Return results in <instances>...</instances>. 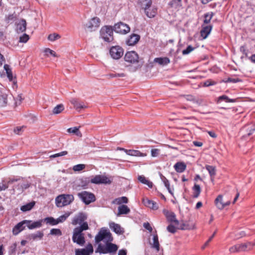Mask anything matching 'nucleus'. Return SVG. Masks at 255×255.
<instances>
[{
    "label": "nucleus",
    "instance_id": "obj_16",
    "mask_svg": "<svg viewBox=\"0 0 255 255\" xmlns=\"http://www.w3.org/2000/svg\"><path fill=\"white\" fill-rule=\"evenodd\" d=\"M71 103L73 105L74 108L80 112L82 109L86 108L87 106L82 102L79 101L76 99H72L70 100Z\"/></svg>",
    "mask_w": 255,
    "mask_h": 255
},
{
    "label": "nucleus",
    "instance_id": "obj_55",
    "mask_svg": "<svg viewBox=\"0 0 255 255\" xmlns=\"http://www.w3.org/2000/svg\"><path fill=\"white\" fill-rule=\"evenodd\" d=\"M242 80L240 79L237 78H228L226 80L224 79V82H232L234 83H236L237 82H242Z\"/></svg>",
    "mask_w": 255,
    "mask_h": 255
},
{
    "label": "nucleus",
    "instance_id": "obj_57",
    "mask_svg": "<svg viewBox=\"0 0 255 255\" xmlns=\"http://www.w3.org/2000/svg\"><path fill=\"white\" fill-rule=\"evenodd\" d=\"M44 52L45 53L46 55H48V54H49L54 57H58L57 54L56 53V52L54 51H53L49 48H46L44 50Z\"/></svg>",
    "mask_w": 255,
    "mask_h": 255
},
{
    "label": "nucleus",
    "instance_id": "obj_31",
    "mask_svg": "<svg viewBox=\"0 0 255 255\" xmlns=\"http://www.w3.org/2000/svg\"><path fill=\"white\" fill-rule=\"evenodd\" d=\"M118 215L128 214L130 212L129 208L125 205H122L118 207Z\"/></svg>",
    "mask_w": 255,
    "mask_h": 255
},
{
    "label": "nucleus",
    "instance_id": "obj_4",
    "mask_svg": "<svg viewBox=\"0 0 255 255\" xmlns=\"http://www.w3.org/2000/svg\"><path fill=\"white\" fill-rule=\"evenodd\" d=\"M104 240H105V243L107 241H113V238L112 234L108 230L102 228L95 237V242L98 244Z\"/></svg>",
    "mask_w": 255,
    "mask_h": 255
},
{
    "label": "nucleus",
    "instance_id": "obj_50",
    "mask_svg": "<svg viewBox=\"0 0 255 255\" xmlns=\"http://www.w3.org/2000/svg\"><path fill=\"white\" fill-rule=\"evenodd\" d=\"M69 215V213H66L64 215L60 216L59 218H58L56 219L57 224L62 223L64 221H65L66 220V219L68 217Z\"/></svg>",
    "mask_w": 255,
    "mask_h": 255
},
{
    "label": "nucleus",
    "instance_id": "obj_33",
    "mask_svg": "<svg viewBox=\"0 0 255 255\" xmlns=\"http://www.w3.org/2000/svg\"><path fill=\"white\" fill-rule=\"evenodd\" d=\"M35 204V202L34 201H32L30 203H28L24 205L21 206L20 210L22 212H27L31 210L33 207L34 206Z\"/></svg>",
    "mask_w": 255,
    "mask_h": 255
},
{
    "label": "nucleus",
    "instance_id": "obj_36",
    "mask_svg": "<svg viewBox=\"0 0 255 255\" xmlns=\"http://www.w3.org/2000/svg\"><path fill=\"white\" fill-rule=\"evenodd\" d=\"M192 189L194 191L193 197L194 198H198L201 191L200 185L197 184H195L192 188Z\"/></svg>",
    "mask_w": 255,
    "mask_h": 255
},
{
    "label": "nucleus",
    "instance_id": "obj_62",
    "mask_svg": "<svg viewBox=\"0 0 255 255\" xmlns=\"http://www.w3.org/2000/svg\"><path fill=\"white\" fill-rule=\"evenodd\" d=\"M68 152L66 151H63L59 153L52 155L50 156L51 158H55L59 156H62L67 154Z\"/></svg>",
    "mask_w": 255,
    "mask_h": 255
},
{
    "label": "nucleus",
    "instance_id": "obj_21",
    "mask_svg": "<svg viewBox=\"0 0 255 255\" xmlns=\"http://www.w3.org/2000/svg\"><path fill=\"white\" fill-rule=\"evenodd\" d=\"M109 226L110 228L117 234L121 235L124 232V231L119 224L112 222L110 223Z\"/></svg>",
    "mask_w": 255,
    "mask_h": 255
},
{
    "label": "nucleus",
    "instance_id": "obj_45",
    "mask_svg": "<svg viewBox=\"0 0 255 255\" xmlns=\"http://www.w3.org/2000/svg\"><path fill=\"white\" fill-rule=\"evenodd\" d=\"M213 15V13L212 12L205 13L204 15V23H206V24L209 23L210 22Z\"/></svg>",
    "mask_w": 255,
    "mask_h": 255
},
{
    "label": "nucleus",
    "instance_id": "obj_39",
    "mask_svg": "<svg viewBox=\"0 0 255 255\" xmlns=\"http://www.w3.org/2000/svg\"><path fill=\"white\" fill-rule=\"evenodd\" d=\"M139 3L141 6L144 8H149L152 4L151 0H139Z\"/></svg>",
    "mask_w": 255,
    "mask_h": 255
},
{
    "label": "nucleus",
    "instance_id": "obj_37",
    "mask_svg": "<svg viewBox=\"0 0 255 255\" xmlns=\"http://www.w3.org/2000/svg\"><path fill=\"white\" fill-rule=\"evenodd\" d=\"M144 12L147 17L149 18H153L155 16L157 13V9L152 8L150 11L149 8H144Z\"/></svg>",
    "mask_w": 255,
    "mask_h": 255
},
{
    "label": "nucleus",
    "instance_id": "obj_22",
    "mask_svg": "<svg viewBox=\"0 0 255 255\" xmlns=\"http://www.w3.org/2000/svg\"><path fill=\"white\" fill-rule=\"evenodd\" d=\"M20 180V178H10L9 180L4 183V181L2 182L1 185H0V191L5 190L8 188L9 184L13 183L14 182H17Z\"/></svg>",
    "mask_w": 255,
    "mask_h": 255
},
{
    "label": "nucleus",
    "instance_id": "obj_6",
    "mask_svg": "<svg viewBox=\"0 0 255 255\" xmlns=\"http://www.w3.org/2000/svg\"><path fill=\"white\" fill-rule=\"evenodd\" d=\"M78 196L86 204L89 205L91 203L96 201L95 195L91 192L86 191H82L78 193Z\"/></svg>",
    "mask_w": 255,
    "mask_h": 255
},
{
    "label": "nucleus",
    "instance_id": "obj_10",
    "mask_svg": "<svg viewBox=\"0 0 255 255\" xmlns=\"http://www.w3.org/2000/svg\"><path fill=\"white\" fill-rule=\"evenodd\" d=\"M31 186V183L27 180H23L22 182H19L17 185L13 186L12 191L13 193L15 192V190H17L19 193H22L24 190L28 188Z\"/></svg>",
    "mask_w": 255,
    "mask_h": 255
},
{
    "label": "nucleus",
    "instance_id": "obj_32",
    "mask_svg": "<svg viewBox=\"0 0 255 255\" xmlns=\"http://www.w3.org/2000/svg\"><path fill=\"white\" fill-rule=\"evenodd\" d=\"M4 69L6 72L7 77L8 80L10 81H13L14 83V81H13V78L12 75V73L11 71V69H10L9 66L8 64H4L3 66Z\"/></svg>",
    "mask_w": 255,
    "mask_h": 255
},
{
    "label": "nucleus",
    "instance_id": "obj_8",
    "mask_svg": "<svg viewBox=\"0 0 255 255\" xmlns=\"http://www.w3.org/2000/svg\"><path fill=\"white\" fill-rule=\"evenodd\" d=\"M124 59L129 64H135L139 62L138 55L134 51L127 52L125 55Z\"/></svg>",
    "mask_w": 255,
    "mask_h": 255
},
{
    "label": "nucleus",
    "instance_id": "obj_7",
    "mask_svg": "<svg viewBox=\"0 0 255 255\" xmlns=\"http://www.w3.org/2000/svg\"><path fill=\"white\" fill-rule=\"evenodd\" d=\"M113 28L116 33L122 34H126L130 30V28L129 25L123 22H119L116 23L113 26Z\"/></svg>",
    "mask_w": 255,
    "mask_h": 255
},
{
    "label": "nucleus",
    "instance_id": "obj_27",
    "mask_svg": "<svg viewBox=\"0 0 255 255\" xmlns=\"http://www.w3.org/2000/svg\"><path fill=\"white\" fill-rule=\"evenodd\" d=\"M143 202L145 205L148 206L150 208L153 209V210H157L158 208V206L157 204L152 200H150L148 199H144L143 200Z\"/></svg>",
    "mask_w": 255,
    "mask_h": 255
},
{
    "label": "nucleus",
    "instance_id": "obj_47",
    "mask_svg": "<svg viewBox=\"0 0 255 255\" xmlns=\"http://www.w3.org/2000/svg\"><path fill=\"white\" fill-rule=\"evenodd\" d=\"M116 202L118 204H121L122 203H127L128 202V199L127 197L123 196L115 199Z\"/></svg>",
    "mask_w": 255,
    "mask_h": 255
},
{
    "label": "nucleus",
    "instance_id": "obj_43",
    "mask_svg": "<svg viewBox=\"0 0 255 255\" xmlns=\"http://www.w3.org/2000/svg\"><path fill=\"white\" fill-rule=\"evenodd\" d=\"M106 76L108 78L124 77L125 76V74L124 73H117L116 72H113L107 74Z\"/></svg>",
    "mask_w": 255,
    "mask_h": 255
},
{
    "label": "nucleus",
    "instance_id": "obj_25",
    "mask_svg": "<svg viewBox=\"0 0 255 255\" xmlns=\"http://www.w3.org/2000/svg\"><path fill=\"white\" fill-rule=\"evenodd\" d=\"M211 29L212 26L211 25H207L205 26H202V29L201 30L200 33L201 36L203 39H205L207 37L211 32Z\"/></svg>",
    "mask_w": 255,
    "mask_h": 255
},
{
    "label": "nucleus",
    "instance_id": "obj_58",
    "mask_svg": "<svg viewBox=\"0 0 255 255\" xmlns=\"http://www.w3.org/2000/svg\"><path fill=\"white\" fill-rule=\"evenodd\" d=\"M194 49V48L191 45H188L187 47L182 51V54L183 55H187L191 52Z\"/></svg>",
    "mask_w": 255,
    "mask_h": 255
},
{
    "label": "nucleus",
    "instance_id": "obj_30",
    "mask_svg": "<svg viewBox=\"0 0 255 255\" xmlns=\"http://www.w3.org/2000/svg\"><path fill=\"white\" fill-rule=\"evenodd\" d=\"M223 196L220 194L219 195L215 200V204L217 208L219 210L223 209Z\"/></svg>",
    "mask_w": 255,
    "mask_h": 255
},
{
    "label": "nucleus",
    "instance_id": "obj_14",
    "mask_svg": "<svg viewBox=\"0 0 255 255\" xmlns=\"http://www.w3.org/2000/svg\"><path fill=\"white\" fill-rule=\"evenodd\" d=\"M87 218V215L85 213L81 212L78 215L74 217L72 220V224L76 225L77 224H81L83 223L85 220Z\"/></svg>",
    "mask_w": 255,
    "mask_h": 255
},
{
    "label": "nucleus",
    "instance_id": "obj_18",
    "mask_svg": "<svg viewBox=\"0 0 255 255\" xmlns=\"http://www.w3.org/2000/svg\"><path fill=\"white\" fill-rule=\"evenodd\" d=\"M25 223H26L25 221L23 220L16 224L12 229L13 234L17 235L19 233L23 230L26 226Z\"/></svg>",
    "mask_w": 255,
    "mask_h": 255
},
{
    "label": "nucleus",
    "instance_id": "obj_23",
    "mask_svg": "<svg viewBox=\"0 0 255 255\" xmlns=\"http://www.w3.org/2000/svg\"><path fill=\"white\" fill-rule=\"evenodd\" d=\"M254 244L251 242H248L247 243L238 244V252L246 251L248 250H251Z\"/></svg>",
    "mask_w": 255,
    "mask_h": 255
},
{
    "label": "nucleus",
    "instance_id": "obj_59",
    "mask_svg": "<svg viewBox=\"0 0 255 255\" xmlns=\"http://www.w3.org/2000/svg\"><path fill=\"white\" fill-rule=\"evenodd\" d=\"M160 150L157 148L152 149L151 150V155L152 157H157L160 153Z\"/></svg>",
    "mask_w": 255,
    "mask_h": 255
},
{
    "label": "nucleus",
    "instance_id": "obj_5",
    "mask_svg": "<svg viewBox=\"0 0 255 255\" xmlns=\"http://www.w3.org/2000/svg\"><path fill=\"white\" fill-rule=\"evenodd\" d=\"M113 178L109 177L103 175H97L88 180L89 182L95 184H110L112 183Z\"/></svg>",
    "mask_w": 255,
    "mask_h": 255
},
{
    "label": "nucleus",
    "instance_id": "obj_13",
    "mask_svg": "<svg viewBox=\"0 0 255 255\" xmlns=\"http://www.w3.org/2000/svg\"><path fill=\"white\" fill-rule=\"evenodd\" d=\"M93 247L91 244L89 243L85 249H77L76 250V255H90L93 253Z\"/></svg>",
    "mask_w": 255,
    "mask_h": 255
},
{
    "label": "nucleus",
    "instance_id": "obj_54",
    "mask_svg": "<svg viewBox=\"0 0 255 255\" xmlns=\"http://www.w3.org/2000/svg\"><path fill=\"white\" fill-rule=\"evenodd\" d=\"M50 234L52 235L60 236L62 235V232L59 229H52L50 230Z\"/></svg>",
    "mask_w": 255,
    "mask_h": 255
},
{
    "label": "nucleus",
    "instance_id": "obj_28",
    "mask_svg": "<svg viewBox=\"0 0 255 255\" xmlns=\"http://www.w3.org/2000/svg\"><path fill=\"white\" fill-rule=\"evenodd\" d=\"M174 168L177 172L182 173L186 168V165L184 162H178L174 165Z\"/></svg>",
    "mask_w": 255,
    "mask_h": 255
},
{
    "label": "nucleus",
    "instance_id": "obj_20",
    "mask_svg": "<svg viewBox=\"0 0 255 255\" xmlns=\"http://www.w3.org/2000/svg\"><path fill=\"white\" fill-rule=\"evenodd\" d=\"M16 30L17 33H22L25 31L26 28V22L24 19H21L18 22L16 23Z\"/></svg>",
    "mask_w": 255,
    "mask_h": 255
},
{
    "label": "nucleus",
    "instance_id": "obj_35",
    "mask_svg": "<svg viewBox=\"0 0 255 255\" xmlns=\"http://www.w3.org/2000/svg\"><path fill=\"white\" fill-rule=\"evenodd\" d=\"M151 247L155 249L157 252L159 251V243L157 234L154 235L153 237V243L151 244Z\"/></svg>",
    "mask_w": 255,
    "mask_h": 255
},
{
    "label": "nucleus",
    "instance_id": "obj_44",
    "mask_svg": "<svg viewBox=\"0 0 255 255\" xmlns=\"http://www.w3.org/2000/svg\"><path fill=\"white\" fill-rule=\"evenodd\" d=\"M68 131L70 133H73L79 136H82L81 132L79 131V128L77 127L70 128L68 129Z\"/></svg>",
    "mask_w": 255,
    "mask_h": 255
},
{
    "label": "nucleus",
    "instance_id": "obj_17",
    "mask_svg": "<svg viewBox=\"0 0 255 255\" xmlns=\"http://www.w3.org/2000/svg\"><path fill=\"white\" fill-rule=\"evenodd\" d=\"M140 38V36L139 35L133 33L129 36L126 41V43L129 46L134 45L139 41Z\"/></svg>",
    "mask_w": 255,
    "mask_h": 255
},
{
    "label": "nucleus",
    "instance_id": "obj_41",
    "mask_svg": "<svg viewBox=\"0 0 255 255\" xmlns=\"http://www.w3.org/2000/svg\"><path fill=\"white\" fill-rule=\"evenodd\" d=\"M169 4L171 7L177 8L182 5L181 0H172Z\"/></svg>",
    "mask_w": 255,
    "mask_h": 255
},
{
    "label": "nucleus",
    "instance_id": "obj_46",
    "mask_svg": "<svg viewBox=\"0 0 255 255\" xmlns=\"http://www.w3.org/2000/svg\"><path fill=\"white\" fill-rule=\"evenodd\" d=\"M61 37V36L56 33H53L50 34L48 36V39L51 41H54L56 40L59 39Z\"/></svg>",
    "mask_w": 255,
    "mask_h": 255
},
{
    "label": "nucleus",
    "instance_id": "obj_1",
    "mask_svg": "<svg viewBox=\"0 0 255 255\" xmlns=\"http://www.w3.org/2000/svg\"><path fill=\"white\" fill-rule=\"evenodd\" d=\"M111 242H106L105 246L99 244L96 251V253L103 254L116 253L118 249V247L117 245L112 243Z\"/></svg>",
    "mask_w": 255,
    "mask_h": 255
},
{
    "label": "nucleus",
    "instance_id": "obj_48",
    "mask_svg": "<svg viewBox=\"0 0 255 255\" xmlns=\"http://www.w3.org/2000/svg\"><path fill=\"white\" fill-rule=\"evenodd\" d=\"M216 84V82L213 81L211 79H208V80H206V81L202 82L201 83V84H202V86L205 87L214 85Z\"/></svg>",
    "mask_w": 255,
    "mask_h": 255
},
{
    "label": "nucleus",
    "instance_id": "obj_26",
    "mask_svg": "<svg viewBox=\"0 0 255 255\" xmlns=\"http://www.w3.org/2000/svg\"><path fill=\"white\" fill-rule=\"evenodd\" d=\"M154 62L157 63L160 65H166L170 63V59L167 57H158L154 59Z\"/></svg>",
    "mask_w": 255,
    "mask_h": 255
},
{
    "label": "nucleus",
    "instance_id": "obj_34",
    "mask_svg": "<svg viewBox=\"0 0 255 255\" xmlns=\"http://www.w3.org/2000/svg\"><path fill=\"white\" fill-rule=\"evenodd\" d=\"M178 229L182 230H192L194 229V225L190 224L187 222L183 223L179 225Z\"/></svg>",
    "mask_w": 255,
    "mask_h": 255
},
{
    "label": "nucleus",
    "instance_id": "obj_40",
    "mask_svg": "<svg viewBox=\"0 0 255 255\" xmlns=\"http://www.w3.org/2000/svg\"><path fill=\"white\" fill-rule=\"evenodd\" d=\"M64 110V105L62 104L57 105L54 108L52 111L53 114H59Z\"/></svg>",
    "mask_w": 255,
    "mask_h": 255
},
{
    "label": "nucleus",
    "instance_id": "obj_53",
    "mask_svg": "<svg viewBox=\"0 0 255 255\" xmlns=\"http://www.w3.org/2000/svg\"><path fill=\"white\" fill-rule=\"evenodd\" d=\"M86 165L83 164H79L73 166V169L75 171H80L84 169Z\"/></svg>",
    "mask_w": 255,
    "mask_h": 255
},
{
    "label": "nucleus",
    "instance_id": "obj_9",
    "mask_svg": "<svg viewBox=\"0 0 255 255\" xmlns=\"http://www.w3.org/2000/svg\"><path fill=\"white\" fill-rule=\"evenodd\" d=\"M110 54L114 59H119L124 54V50L120 46H112L110 50Z\"/></svg>",
    "mask_w": 255,
    "mask_h": 255
},
{
    "label": "nucleus",
    "instance_id": "obj_61",
    "mask_svg": "<svg viewBox=\"0 0 255 255\" xmlns=\"http://www.w3.org/2000/svg\"><path fill=\"white\" fill-rule=\"evenodd\" d=\"M160 178L161 179V180L163 181V182L164 183V184L165 185V186H169V185H170V183H169V182L168 181V180H167L166 177L165 176H164L162 174L160 173Z\"/></svg>",
    "mask_w": 255,
    "mask_h": 255
},
{
    "label": "nucleus",
    "instance_id": "obj_2",
    "mask_svg": "<svg viewBox=\"0 0 255 255\" xmlns=\"http://www.w3.org/2000/svg\"><path fill=\"white\" fill-rule=\"evenodd\" d=\"M74 199L73 195L62 194L56 198L55 203L57 207H62L69 205L74 201Z\"/></svg>",
    "mask_w": 255,
    "mask_h": 255
},
{
    "label": "nucleus",
    "instance_id": "obj_60",
    "mask_svg": "<svg viewBox=\"0 0 255 255\" xmlns=\"http://www.w3.org/2000/svg\"><path fill=\"white\" fill-rule=\"evenodd\" d=\"M167 230L169 232L172 234L176 232V228L172 224L167 226Z\"/></svg>",
    "mask_w": 255,
    "mask_h": 255
},
{
    "label": "nucleus",
    "instance_id": "obj_49",
    "mask_svg": "<svg viewBox=\"0 0 255 255\" xmlns=\"http://www.w3.org/2000/svg\"><path fill=\"white\" fill-rule=\"evenodd\" d=\"M83 231V230L80 227H76L74 229L73 236L84 235V234L82 233Z\"/></svg>",
    "mask_w": 255,
    "mask_h": 255
},
{
    "label": "nucleus",
    "instance_id": "obj_42",
    "mask_svg": "<svg viewBox=\"0 0 255 255\" xmlns=\"http://www.w3.org/2000/svg\"><path fill=\"white\" fill-rule=\"evenodd\" d=\"M44 220L47 224L51 225L54 226L58 224L56 219H54L52 217H46L44 219Z\"/></svg>",
    "mask_w": 255,
    "mask_h": 255
},
{
    "label": "nucleus",
    "instance_id": "obj_11",
    "mask_svg": "<svg viewBox=\"0 0 255 255\" xmlns=\"http://www.w3.org/2000/svg\"><path fill=\"white\" fill-rule=\"evenodd\" d=\"M164 215L165 216L167 221L171 224L174 223L176 225H179V222L176 218L175 214L171 211H169L167 210L163 211Z\"/></svg>",
    "mask_w": 255,
    "mask_h": 255
},
{
    "label": "nucleus",
    "instance_id": "obj_51",
    "mask_svg": "<svg viewBox=\"0 0 255 255\" xmlns=\"http://www.w3.org/2000/svg\"><path fill=\"white\" fill-rule=\"evenodd\" d=\"M16 248V244L13 243L12 245H11L9 248L8 254L9 255H14L15 254Z\"/></svg>",
    "mask_w": 255,
    "mask_h": 255
},
{
    "label": "nucleus",
    "instance_id": "obj_24",
    "mask_svg": "<svg viewBox=\"0 0 255 255\" xmlns=\"http://www.w3.org/2000/svg\"><path fill=\"white\" fill-rule=\"evenodd\" d=\"M125 152L129 155L134 156H145L146 153L141 152L140 151L137 150L133 149H125Z\"/></svg>",
    "mask_w": 255,
    "mask_h": 255
},
{
    "label": "nucleus",
    "instance_id": "obj_19",
    "mask_svg": "<svg viewBox=\"0 0 255 255\" xmlns=\"http://www.w3.org/2000/svg\"><path fill=\"white\" fill-rule=\"evenodd\" d=\"M25 221L26 222L25 223V225L28 227L29 229L30 230L39 228L42 226V220H39L34 222H32V221L30 220Z\"/></svg>",
    "mask_w": 255,
    "mask_h": 255
},
{
    "label": "nucleus",
    "instance_id": "obj_52",
    "mask_svg": "<svg viewBox=\"0 0 255 255\" xmlns=\"http://www.w3.org/2000/svg\"><path fill=\"white\" fill-rule=\"evenodd\" d=\"M206 168L208 171L211 177L215 175V168L214 167L210 165H207L206 166Z\"/></svg>",
    "mask_w": 255,
    "mask_h": 255
},
{
    "label": "nucleus",
    "instance_id": "obj_64",
    "mask_svg": "<svg viewBox=\"0 0 255 255\" xmlns=\"http://www.w3.org/2000/svg\"><path fill=\"white\" fill-rule=\"evenodd\" d=\"M139 181H140L142 184H145L146 182L148 180H147L145 177L143 175H139L137 178Z\"/></svg>",
    "mask_w": 255,
    "mask_h": 255
},
{
    "label": "nucleus",
    "instance_id": "obj_29",
    "mask_svg": "<svg viewBox=\"0 0 255 255\" xmlns=\"http://www.w3.org/2000/svg\"><path fill=\"white\" fill-rule=\"evenodd\" d=\"M72 240L74 243H77L80 246H83L85 243L84 235H79L77 236H73Z\"/></svg>",
    "mask_w": 255,
    "mask_h": 255
},
{
    "label": "nucleus",
    "instance_id": "obj_12",
    "mask_svg": "<svg viewBox=\"0 0 255 255\" xmlns=\"http://www.w3.org/2000/svg\"><path fill=\"white\" fill-rule=\"evenodd\" d=\"M100 22V19L98 17H95L89 21L86 25L87 28L90 29L91 31H92L99 27Z\"/></svg>",
    "mask_w": 255,
    "mask_h": 255
},
{
    "label": "nucleus",
    "instance_id": "obj_3",
    "mask_svg": "<svg viewBox=\"0 0 255 255\" xmlns=\"http://www.w3.org/2000/svg\"><path fill=\"white\" fill-rule=\"evenodd\" d=\"M114 28L110 25L103 26L100 30L101 37L106 42H110L114 40L113 36Z\"/></svg>",
    "mask_w": 255,
    "mask_h": 255
},
{
    "label": "nucleus",
    "instance_id": "obj_56",
    "mask_svg": "<svg viewBox=\"0 0 255 255\" xmlns=\"http://www.w3.org/2000/svg\"><path fill=\"white\" fill-rule=\"evenodd\" d=\"M29 39V35L24 33L20 37L19 42L22 43H26Z\"/></svg>",
    "mask_w": 255,
    "mask_h": 255
},
{
    "label": "nucleus",
    "instance_id": "obj_63",
    "mask_svg": "<svg viewBox=\"0 0 255 255\" xmlns=\"http://www.w3.org/2000/svg\"><path fill=\"white\" fill-rule=\"evenodd\" d=\"M15 17L13 14H9L5 17V21L7 23H9L10 21H13Z\"/></svg>",
    "mask_w": 255,
    "mask_h": 255
},
{
    "label": "nucleus",
    "instance_id": "obj_15",
    "mask_svg": "<svg viewBox=\"0 0 255 255\" xmlns=\"http://www.w3.org/2000/svg\"><path fill=\"white\" fill-rule=\"evenodd\" d=\"M8 95L4 89L0 90V107H5L7 104Z\"/></svg>",
    "mask_w": 255,
    "mask_h": 255
},
{
    "label": "nucleus",
    "instance_id": "obj_38",
    "mask_svg": "<svg viewBox=\"0 0 255 255\" xmlns=\"http://www.w3.org/2000/svg\"><path fill=\"white\" fill-rule=\"evenodd\" d=\"M43 237V233L41 231H37L35 234H32L29 235L28 238L30 239H32L33 240H35L37 239V238H39V239H41L42 237Z\"/></svg>",
    "mask_w": 255,
    "mask_h": 255
}]
</instances>
